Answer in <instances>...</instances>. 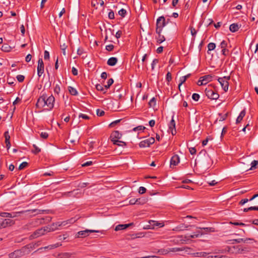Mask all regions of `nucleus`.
I'll use <instances>...</instances> for the list:
<instances>
[{"mask_svg": "<svg viewBox=\"0 0 258 258\" xmlns=\"http://www.w3.org/2000/svg\"><path fill=\"white\" fill-rule=\"evenodd\" d=\"M55 98L52 95L48 96L44 93L37 100L36 106L37 108H42L46 106L47 110H51L54 107Z\"/></svg>", "mask_w": 258, "mask_h": 258, "instance_id": "1", "label": "nucleus"}, {"mask_svg": "<svg viewBox=\"0 0 258 258\" xmlns=\"http://www.w3.org/2000/svg\"><path fill=\"white\" fill-rule=\"evenodd\" d=\"M165 26V19L163 16L159 17L156 22V33H161L163 27Z\"/></svg>", "mask_w": 258, "mask_h": 258, "instance_id": "2", "label": "nucleus"}, {"mask_svg": "<svg viewBox=\"0 0 258 258\" xmlns=\"http://www.w3.org/2000/svg\"><path fill=\"white\" fill-rule=\"evenodd\" d=\"M230 79V76H225L222 78H219L218 81L220 84L223 89L225 91H227L229 87L228 81Z\"/></svg>", "mask_w": 258, "mask_h": 258, "instance_id": "3", "label": "nucleus"}, {"mask_svg": "<svg viewBox=\"0 0 258 258\" xmlns=\"http://www.w3.org/2000/svg\"><path fill=\"white\" fill-rule=\"evenodd\" d=\"M35 211H36V210L21 211L14 212H12V213H4V214L5 215L4 216H5L6 217L14 218V217L20 216L21 214H23L24 213H25L27 212H32V213H33V212H35Z\"/></svg>", "mask_w": 258, "mask_h": 258, "instance_id": "4", "label": "nucleus"}, {"mask_svg": "<svg viewBox=\"0 0 258 258\" xmlns=\"http://www.w3.org/2000/svg\"><path fill=\"white\" fill-rule=\"evenodd\" d=\"M99 232V231L98 230L86 229L85 230L79 231L77 233L76 237L77 238H84L88 236L90 233H98Z\"/></svg>", "mask_w": 258, "mask_h": 258, "instance_id": "5", "label": "nucleus"}, {"mask_svg": "<svg viewBox=\"0 0 258 258\" xmlns=\"http://www.w3.org/2000/svg\"><path fill=\"white\" fill-rule=\"evenodd\" d=\"M121 136L122 135L119 131H115L111 133L110 138L113 144H117V143H119L118 139H120Z\"/></svg>", "mask_w": 258, "mask_h": 258, "instance_id": "6", "label": "nucleus"}, {"mask_svg": "<svg viewBox=\"0 0 258 258\" xmlns=\"http://www.w3.org/2000/svg\"><path fill=\"white\" fill-rule=\"evenodd\" d=\"M205 93L206 96L211 99L217 100L219 97L218 93L212 89H206Z\"/></svg>", "mask_w": 258, "mask_h": 258, "instance_id": "7", "label": "nucleus"}, {"mask_svg": "<svg viewBox=\"0 0 258 258\" xmlns=\"http://www.w3.org/2000/svg\"><path fill=\"white\" fill-rule=\"evenodd\" d=\"M25 255V252L23 249H17L14 252L9 253V258H20Z\"/></svg>", "mask_w": 258, "mask_h": 258, "instance_id": "8", "label": "nucleus"}, {"mask_svg": "<svg viewBox=\"0 0 258 258\" xmlns=\"http://www.w3.org/2000/svg\"><path fill=\"white\" fill-rule=\"evenodd\" d=\"M50 228H49L48 227H44L43 228H41L40 229H39L37 230H36L32 235V236L33 238H36L40 236L43 235L45 234V232L46 231H49Z\"/></svg>", "mask_w": 258, "mask_h": 258, "instance_id": "9", "label": "nucleus"}, {"mask_svg": "<svg viewBox=\"0 0 258 258\" xmlns=\"http://www.w3.org/2000/svg\"><path fill=\"white\" fill-rule=\"evenodd\" d=\"M13 224V221L10 219H0V229L6 228Z\"/></svg>", "mask_w": 258, "mask_h": 258, "instance_id": "10", "label": "nucleus"}, {"mask_svg": "<svg viewBox=\"0 0 258 258\" xmlns=\"http://www.w3.org/2000/svg\"><path fill=\"white\" fill-rule=\"evenodd\" d=\"M44 63L42 58H39L37 66V75L38 77H41L44 73Z\"/></svg>", "mask_w": 258, "mask_h": 258, "instance_id": "11", "label": "nucleus"}, {"mask_svg": "<svg viewBox=\"0 0 258 258\" xmlns=\"http://www.w3.org/2000/svg\"><path fill=\"white\" fill-rule=\"evenodd\" d=\"M169 130L171 131L172 135L176 134V131L175 130V122L173 119V116L172 117V118L169 124Z\"/></svg>", "mask_w": 258, "mask_h": 258, "instance_id": "12", "label": "nucleus"}, {"mask_svg": "<svg viewBox=\"0 0 258 258\" xmlns=\"http://www.w3.org/2000/svg\"><path fill=\"white\" fill-rule=\"evenodd\" d=\"M180 161V158L178 155H174L170 160V167L171 166H176Z\"/></svg>", "mask_w": 258, "mask_h": 258, "instance_id": "13", "label": "nucleus"}, {"mask_svg": "<svg viewBox=\"0 0 258 258\" xmlns=\"http://www.w3.org/2000/svg\"><path fill=\"white\" fill-rule=\"evenodd\" d=\"M76 252H63L59 253L58 256L60 258H71V257H75V255H76Z\"/></svg>", "mask_w": 258, "mask_h": 258, "instance_id": "14", "label": "nucleus"}, {"mask_svg": "<svg viewBox=\"0 0 258 258\" xmlns=\"http://www.w3.org/2000/svg\"><path fill=\"white\" fill-rule=\"evenodd\" d=\"M203 234V232H202L200 230H198L197 232H194L193 234H187L185 236V238H187L188 239L189 238H195L199 237L200 236H201Z\"/></svg>", "mask_w": 258, "mask_h": 258, "instance_id": "15", "label": "nucleus"}, {"mask_svg": "<svg viewBox=\"0 0 258 258\" xmlns=\"http://www.w3.org/2000/svg\"><path fill=\"white\" fill-rule=\"evenodd\" d=\"M248 240H253L252 238H239V239H234L230 240V241H231L232 244H234L235 243H240L241 242H243L244 243L247 242Z\"/></svg>", "mask_w": 258, "mask_h": 258, "instance_id": "16", "label": "nucleus"}, {"mask_svg": "<svg viewBox=\"0 0 258 258\" xmlns=\"http://www.w3.org/2000/svg\"><path fill=\"white\" fill-rule=\"evenodd\" d=\"M133 223H131L127 224H119L117 225L115 228V231H119L123 229H125L129 227L131 225H133Z\"/></svg>", "mask_w": 258, "mask_h": 258, "instance_id": "17", "label": "nucleus"}, {"mask_svg": "<svg viewBox=\"0 0 258 258\" xmlns=\"http://www.w3.org/2000/svg\"><path fill=\"white\" fill-rule=\"evenodd\" d=\"M240 26H239L236 23H233L230 25L229 29L232 32H235L238 30L240 28Z\"/></svg>", "mask_w": 258, "mask_h": 258, "instance_id": "18", "label": "nucleus"}, {"mask_svg": "<svg viewBox=\"0 0 258 258\" xmlns=\"http://www.w3.org/2000/svg\"><path fill=\"white\" fill-rule=\"evenodd\" d=\"M117 59L116 57H112L109 58L107 60V64L110 66H113L116 64Z\"/></svg>", "mask_w": 258, "mask_h": 258, "instance_id": "19", "label": "nucleus"}, {"mask_svg": "<svg viewBox=\"0 0 258 258\" xmlns=\"http://www.w3.org/2000/svg\"><path fill=\"white\" fill-rule=\"evenodd\" d=\"M245 113H246V112H245V110H243L242 111H241L240 112L239 115L237 117L236 120V123L237 124L239 123L242 120L243 118L245 115Z\"/></svg>", "mask_w": 258, "mask_h": 258, "instance_id": "20", "label": "nucleus"}, {"mask_svg": "<svg viewBox=\"0 0 258 258\" xmlns=\"http://www.w3.org/2000/svg\"><path fill=\"white\" fill-rule=\"evenodd\" d=\"M144 236V234L143 233H138L133 234L130 235V237L127 238L128 239H134L137 238H141Z\"/></svg>", "mask_w": 258, "mask_h": 258, "instance_id": "21", "label": "nucleus"}, {"mask_svg": "<svg viewBox=\"0 0 258 258\" xmlns=\"http://www.w3.org/2000/svg\"><path fill=\"white\" fill-rule=\"evenodd\" d=\"M213 77L211 75H205L204 76L201 77V79H202V81H204L206 84H207L208 82H211L212 80Z\"/></svg>", "mask_w": 258, "mask_h": 258, "instance_id": "22", "label": "nucleus"}, {"mask_svg": "<svg viewBox=\"0 0 258 258\" xmlns=\"http://www.w3.org/2000/svg\"><path fill=\"white\" fill-rule=\"evenodd\" d=\"M150 146V145L148 142V139L141 141L139 144V146L140 148L148 147H149Z\"/></svg>", "mask_w": 258, "mask_h": 258, "instance_id": "23", "label": "nucleus"}, {"mask_svg": "<svg viewBox=\"0 0 258 258\" xmlns=\"http://www.w3.org/2000/svg\"><path fill=\"white\" fill-rule=\"evenodd\" d=\"M68 90L70 93L72 95L76 96L78 94V92L77 90L73 87L69 86L68 87Z\"/></svg>", "mask_w": 258, "mask_h": 258, "instance_id": "24", "label": "nucleus"}, {"mask_svg": "<svg viewBox=\"0 0 258 258\" xmlns=\"http://www.w3.org/2000/svg\"><path fill=\"white\" fill-rule=\"evenodd\" d=\"M11 49V47L7 44H4L2 47V50L5 52H9Z\"/></svg>", "mask_w": 258, "mask_h": 258, "instance_id": "25", "label": "nucleus"}, {"mask_svg": "<svg viewBox=\"0 0 258 258\" xmlns=\"http://www.w3.org/2000/svg\"><path fill=\"white\" fill-rule=\"evenodd\" d=\"M158 34V37L157 38V42L158 43H161L164 42L165 40V38L163 35H162L161 33H157Z\"/></svg>", "mask_w": 258, "mask_h": 258, "instance_id": "26", "label": "nucleus"}, {"mask_svg": "<svg viewBox=\"0 0 258 258\" xmlns=\"http://www.w3.org/2000/svg\"><path fill=\"white\" fill-rule=\"evenodd\" d=\"M61 245V244L60 243H56L54 244H51V245H49L47 246H46L44 247V248H49L50 249H54L55 248H56V247H58L60 246Z\"/></svg>", "mask_w": 258, "mask_h": 258, "instance_id": "27", "label": "nucleus"}, {"mask_svg": "<svg viewBox=\"0 0 258 258\" xmlns=\"http://www.w3.org/2000/svg\"><path fill=\"white\" fill-rule=\"evenodd\" d=\"M198 229H204L207 233L213 232L215 231V228L213 227H206V228H200L198 227Z\"/></svg>", "mask_w": 258, "mask_h": 258, "instance_id": "28", "label": "nucleus"}, {"mask_svg": "<svg viewBox=\"0 0 258 258\" xmlns=\"http://www.w3.org/2000/svg\"><path fill=\"white\" fill-rule=\"evenodd\" d=\"M113 80L111 78L109 79L107 82V84L104 86V88L106 90L108 89L110 86L113 83Z\"/></svg>", "mask_w": 258, "mask_h": 258, "instance_id": "29", "label": "nucleus"}, {"mask_svg": "<svg viewBox=\"0 0 258 258\" xmlns=\"http://www.w3.org/2000/svg\"><path fill=\"white\" fill-rule=\"evenodd\" d=\"M156 101L154 97L152 98L149 102V105L150 107H154L156 105Z\"/></svg>", "mask_w": 258, "mask_h": 258, "instance_id": "30", "label": "nucleus"}, {"mask_svg": "<svg viewBox=\"0 0 258 258\" xmlns=\"http://www.w3.org/2000/svg\"><path fill=\"white\" fill-rule=\"evenodd\" d=\"M258 165V160H253L251 163V167L249 168L250 170L256 168V165Z\"/></svg>", "mask_w": 258, "mask_h": 258, "instance_id": "31", "label": "nucleus"}, {"mask_svg": "<svg viewBox=\"0 0 258 258\" xmlns=\"http://www.w3.org/2000/svg\"><path fill=\"white\" fill-rule=\"evenodd\" d=\"M216 47V45L214 43L211 42L208 45V48L209 51L214 50Z\"/></svg>", "mask_w": 258, "mask_h": 258, "instance_id": "32", "label": "nucleus"}, {"mask_svg": "<svg viewBox=\"0 0 258 258\" xmlns=\"http://www.w3.org/2000/svg\"><path fill=\"white\" fill-rule=\"evenodd\" d=\"M33 147L34 148V150H33L32 152L34 154H37L38 153H39L41 151L40 149L36 145L33 144Z\"/></svg>", "mask_w": 258, "mask_h": 258, "instance_id": "33", "label": "nucleus"}, {"mask_svg": "<svg viewBox=\"0 0 258 258\" xmlns=\"http://www.w3.org/2000/svg\"><path fill=\"white\" fill-rule=\"evenodd\" d=\"M195 255L197 257H205L207 255V253L205 252H200L195 253Z\"/></svg>", "mask_w": 258, "mask_h": 258, "instance_id": "34", "label": "nucleus"}, {"mask_svg": "<svg viewBox=\"0 0 258 258\" xmlns=\"http://www.w3.org/2000/svg\"><path fill=\"white\" fill-rule=\"evenodd\" d=\"M28 164L27 162H22L19 167V170H22L28 166Z\"/></svg>", "mask_w": 258, "mask_h": 258, "instance_id": "35", "label": "nucleus"}, {"mask_svg": "<svg viewBox=\"0 0 258 258\" xmlns=\"http://www.w3.org/2000/svg\"><path fill=\"white\" fill-rule=\"evenodd\" d=\"M4 136L5 138V142L7 141H10V136L8 131H6L4 133Z\"/></svg>", "mask_w": 258, "mask_h": 258, "instance_id": "36", "label": "nucleus"}, {"mask_svg": "<svg viewBox=\"0 0 258 258\" xmlns=\"http://www.w3.org/2000/svg\"><path fill=\"white\" fill-rule=\"evenodd\" d=\"M186 78L184 77L183 76L180 78L179 79V84L178 85V88L180 89V86L183 84L186 81Z\"/></svg>", "mask_w": 258, "mask_h": 258, "instance_id": "37", "label": "nucleus"}, {"mask_svg": "<svg viewBox=\"0 0 258 258\" xmlns=\"http://www.w3.org/2000/svg\"><path fill=\"white\" fill-rule=\"evenodd\" d=\"M200 97V95L197 93H194L192 95V99L196 101H198Z\"/></svg>", "mask_w": 258, "mask_h": 258, "instance_id": "38", "label": "nucleus"}, {"mask_svg": "<svg viewBox=\"0 0 258 258\" xmlns=\"http://www.w3.org/2000/svg\"><path fill=\"white\" fill-rule=\"evenodd\" d=\"M126 13V11L124 9H121L118 11V14L122 17H124Z\"/></svg>", "mask_w": 258, "mask_h": 258, "instance_id": "39", "label": "nucleus"}, {"mask_svg": "<svg viewBox=\"0 0 258 258\" xmlns=\"http://www.w3.org/2000/svg\"><path fill=\"white\" fill-rule=\"evenodd\" d=\"M96 112H97V115L98 116H102L105 114V112L103 110H100L99 109H97Z\"/></svg>", "mask_w": 258, "mask_h": 258, "instance_id": "40", "label": "nucleus"}, {"mask_svg": "<svg viewBox=\"0 0 258 258\" xmlns=\"http://www.w3.org/2000/svg\"><path fill=\"white\" fill-rule=\"evenodd\" d=\"M17 79L19 82H23L25 77L23 75H19L17 76Z\"/></svg>", "mask_w": 258, "mask_h": 258, "instance_id": "41", "label": "nucleus"}, {"mask_svg": "<svg viewBox=\"0 0 258 258\" xmlns=\"http://www.w3.org/2000/svg\"><path fill=\"white\" fill-rule=\"evenodd\" d=\"M145 128H146V127L145 126H142V125H140V126H138L137 127H135L133 129V130L134 131H144Z\"/></svg>", "mask_w": 258, "mask_h": 258, "instance_id": "42", "label": "nucleus"}, {"mask_svg": "<svg viewBox=\"0 0 258 258\" xmlns=\"http://www.w3.org/2000/svg\"><path fill=\"white\" fill-rule=\"evenodd\" d=\"M60 48L63 51V55H66V49L67 48V45L65 43L60 45Z\"/></svg>", "mask_w": 258, "mask_h": 258, "instance_id": "43", "label": "nucleus"}, {"mask_svg": "<svg viewBox=\"0 0 258 258\" xmlns=\"http://www.w3.org/2000/svg\"><path fill=\"white\" fill-rule=\"evenodd\" d=\"M60 90V88L59 85L56 84L54 88V92L57 94H59Z\"/></svg>", "mask_w": 258, "mask_h": 258, "instance_id": "44", "label": "nucleus"}, {"mask_svg": "<svg viewBox=\"0 0 258 258\" xmlns=\"http://www.w3.org/2000/svg\"><path fill=\"white\" fill-rule=\"evenodd\" d=\"M40 137H41V138L46 139H47L48 138V134L46 132H42L40 134Z\"/></svg>", "mask_w": 258, "mask_h": 258, "instance_id": "45", "label": "nucleus"}, {"mask_svg": "<svg viewBox=\"0 0 258 258\" xmlns=\"http://www.w3.org/2000/svg\"><path fill=\"white\" fill-rule=\"evenodd\" d=\"M146 191V188L144 187L141 186L139 189V192L140 194H143Z\"/></svg>", "mask_w": 258, "mask_h": 258, "instance_id": "46", "label": "nucleus"}, {"mask_svg": "<svg viewBox=\"0 0 258 258\" xmlns=\"http://www.w3.org/2000/svg\"><path fill=\"white\" fill-rule=\"evenodd\" d=\"M219 115L220 116V121H223V120H225L226 118H227V115H228V113L224 114L223 115L221 114H220Z\"/></svg>", "mask_w": 258, "mask_h": 258, "instance_id": "47", "label": "nucleus"}, {"mask_svg": "<svg viewBox=\"0 0 258 258\" xmlns=\"http://www.w3.org/2000/svg\"><path fill=\"white\" fill-rule=\"evenodd\" d=\"M220 47L221 49L225 48L227 46V42L225 40H223L220 45Z\"/></svg>", "mask_w": 258, "mask_h": 258, "instance_id": "48", "label": "nucleus"}, {"mask_svg": "<svg viewBox=\"0 0 258 258\" xmlns=\"http://www.w3.org/2000/svg\"><path fill=\"white\" fill-rule=\"evenodd\" d=\"M114 48V46L112 44H109L106 46V49L108 51H112Z\"/></svg>", "mask_w": 258, "mask_h": 258, "instance_id": "49", "label": "nucleus"}, {"mask_svg": "<svg viewBox=\"0 0 258 258\" xmlns=\"http://www.w3.org/2000/svg\"><path fill=\"white\" fill-rule=\"evenodd\" d=\"M96 88L98 91H103L104 89V87L100 84H97L96 85Z\"/></svg>", "mask_w": 258, "mask_h": 258, "instance_id": "50", "label": "nucleus"}, {"mask_svg": "<svg viewBox=\"0 0 258 258\" xmlns=\"http://www.w3.org/2000/svg\"><path fill=\"white\" fill-rule=\"evenodd\" d=\"M158 59H154L152 62L151 66H152V70L154 69L155 66L158 63Z\"/></svg>", "mask_w": 258, "mask_h": 258, "instance_id": "51", "label": "nucleus"}, {"mask_svg": "<svg viewBox=\"0 0 258 258\" xmlns=\"http://www.w3.org/2000/svg\"><path fill=\"white\" fill-rule=\"evenodd\" d=\"M249 201V200L248 199H242L239 203V204L240 205H243L245 204V203H247Z\"/></svg>", "mask_w": 258, "mask_h": 258, "instance_id": "52", "label": "nucleus"}, {"mask_svg": "<svg viewBox=\"0 0 258 258\" xmlns=\"http://www.w3.org/2000/svg\"><path fill=\"white\" fill-rule=\"evenodd\" d=\"M44 59H48L49 58V53L47 50H45L44 52Z\"/></svg>", "mask_w": 258, "mask_h": 258, "instance_id": "53", "label": "nucleus"}, {"mask_svg": "<svg viewBox=\"0 0 258 258\" xmlns=\"http://www.w3.org/2000/svg\"><path fill=\"white\" fill-rule=\"evenodd\" d=\"M79 118H82L83 119H89L90 117L89 116H88L87 115H86V114H82V113H81L79 115Z\"/></svg>", "mask_w": 258, "mask_h": 258, "instance_id": "54", "label": "nucleus"}, {"mask_svg": "<svg viewBox=\"0 0 258 258\" xmlns=\"http://www.w3.org/2000/svg\"><path fill=\"white\" fill-rule=\"evenodd\" d=\"M108 18L110 19H113L114 18V14L113 11H110L108 13Z\"/></svg>", "mask_w": 258, "mask_h": 258, "instance_id": "55", "label": "nucleus"}, {"mask_svg": "<svg viewBox=\"0 0 258 258\" xmlns=\"http://www.w3.org/2000/svg\"><path fill=\"white\" fill-rule=\"evenodd\" d=\"M230 224H232V225H236V226H245V224L244 223H239V222H230Z\"/></svg>", "mask_w": 258, "mask_h": 258, "instance_id": "56", "label": "nucleus"}, {"mask_svg": "<svg viewBox=\"0 0 258 258\" xmlns=\"http://www.w3.org/2000/svg\"><path fill=\"white\" fill-rule=\"evenodd\" d=\"M190 29L191 34L192 35V36H195L197 34V31H196V29L192 27H190Z\"/></svg>", "mask_w": 258, "mask_h": 258, "instance_id": "57", "label": "nucleus"}, {"mask_svg": "<svg viewBox=\"0 0 258 258\" xmlns=\"http://www.w3.org/2000/svg\"><path fill=\"white\" fill-rule=\"evenodd\" d=\"M182 250V249L180 248L173 247V248H171L170 250V251H172V252H176V251H181Z\"/></svg>", "mask_w": 258, "mask_h": 258, "instance_id": "58", "label": "nucleus"}, {"mask_svg": "<svg viewBox=\"0 0 258 258\" xmlns=\"http://www.w3.org/2000/svg\"><path fill=\"white\" fill-rule=\"evenodd\" d=\"M222 53L224 55L226 56L228 54L229 51L226 48H223L222 49Z\"/></svg>", "mask_w": 258, "mask_h": 258, "instance_id": "59", "label": "nucleus"}, {"mask_svg": "<svg viewBox=\"0 0 258 258\" xmlns=\"http://www.w3.org/2000/svg\"><path fill=\"white\" fill-rule=\"evenodd\" d=\"M189 151L190 152V153L191 154V155H194L196 153V149H195V148H189Z\"/></svg>", "mask_w": 258, "mask_h": 258, "instance_id": "60", "label": "nucleus"}, {"mask_svg": "<svg viewBox=\"0 0 258 258\" xmlns=\"http://www.w3.org/2000/svg\"><path fill=\"white\" fill-rule=\"evenodd\" d=\"M172 79L171 74L170 72H168L166 75V80L168 82H170Z\"/></svg>", "mask_w": 258, "mask_h": 258, "instance_id": "61", "label": "nucleus"}, {"mask_svg": "<svg viewBox=\"0 0 258 258\" xmlns=\"http://www.w3.org/2000/svg\"><path fill=\"white\" fill-rule=\"evenodd\" d=\"M92 163H93L92 161H87V162L83 163V164H82V166L83 167L89 166L92 165Z\"/></svg>", "mask_w": 258, "mask_h": 258, "instance_id": "62", "label": "nucleus"}, {"mask_svg": "<svg viewBox=\"0 0 258 258\" xmlns=\"http://www.w3.org/2000/svg\"><path fill=\"white\" fill-rule=\"evenodd\" d=\"M51 84L50 81H48L47 82L45 83L44 85V88L48 89L51 87Z\"/></svg>", "mask_w": 258, "mask_h": 258, "instance_id": "63", "label": "nucleus"}, {"mask_svg": "<svg viewBox=\"0 0 258 258\" xmlns=\"http://www.w3.org/2000/svg\"><path fill=\"white\" fill-rule=\"evenodd\" d=\"M122 31H120V30H119L116 33V34H115V37L116 38H119L120 37V36H121L122 35Z\"/></svg>", "mask_w": 258, "mask_h": 258, "instance_id": "64", "label": "nucleus"}]
</instances>
